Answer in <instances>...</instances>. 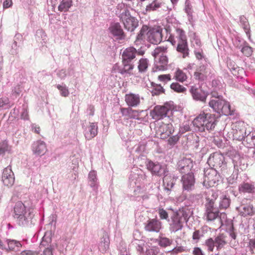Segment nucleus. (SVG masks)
I'll return each instance as SVG.
<instances>
[{"instance_id":"obj_1","label":"nucleus","mask_w":255,"mask_h":255,"mask_svg":"<svg viewBox=\"0 0 255 255\" xmlns=\"http://www.w3.org/2000/svg\"><path fill=\"white\" fill-rule=\"evenodd\" d=\"M192 123L201 132L205 131L206 129L211 131L214 129L217 120L215 114L203 111L194 119Z\"/></svg>"},{"instance_id":"obj_2","label":"nucleus","mask_w":255,"mask_h":255,"mask_svg":"<svg viewBox=\"0 0 255 255\" xmlns=\"http://www.w3.org/2000/svg\"><path fill=\"white\" fill-rule=\"evenodd\" d=\"M168 49V45H163L156 47L152 52L151 55L154 58L156 70L163 71L167 69L168 63L167 56Z\"/></svg>"},{"instance_id":"obj_3","label":"nucleus","mask_w":255,"mask_h":255,"mask_svg":"<svg viewBox=\"0 0 255 255\" xmlns=\"http://www.w3.org/2000/svg\"><path fill=\"white\" fill-rule=\"evenodd\" d=\"M173 120L168 117L163 121L157 123L155 127V134L157 137L162 139H167L174 131L172 125Z\"/></svg>"},{"instance_id":"obj_4","label":"nucleus","mask_w":255,"mask_h":255,"mask_svg":"<svg viewBox=\"0 0 255 255\" xmlns=\"http://www.w3.org/2000/svg\"><path fill=\"white\" fill-rule=\"evenodd\" d=\"M187 216L184 210H179L173 214L171 217L169 229L171 232H176L182 230L183 223L186 221Z\"/></svg>"},{"instance_id":"obj_5","label":"nucleus","mask_w":255,"mask_h":255,"mask_svg":"<svg viewBox=\"0 0 255 255\" xmlns=\"http://www.w3.org/2000/svg\"><path fill=\"white\" fill-rule=\"evenodd\" d=\"M173 109V105L166 103L163 106H156L150 112V116L155 120H160L166 117L167 113Z\"/></svg>"},{"instance_id":"obj_6","label":"nucleus","mask_w":255,"mask_h":255,"mask_svg":"<svg viewBox=\"0 0 255 255\" xmlns=\"http://www.w3.org/2000/svg\"><path fill=\"white\" fill-rule=\"evenodd\" d=\"M220 175L213 168H208L205 171L203 185L206 188L214 187L218 184Z\"/></svg>"},{"instance_id":"obj_7","label":"nucleus","mask_w":255,"mask_h":255,"mask_svg":"<svg viewBox=\"0 0 255 255\" xmlns=\"http://www.w3.org/2000/svg\"><path fill=\"white\" fill-rule=\"evenodd\" d=\"M120 18L125 28L128 31H133L138 25V20L132 16L128 9L125 10L121 13Z\"/></svg>"},{"instance_id":"obj_8","label":"nucleus","mask_w":255,"mask_h":255,"mask_svg":"<svg viewBox=\"0 0 255 255\" xmlns=\"http://www.w3.org/2000/svg\"><path fill=\"white\" fill-rule=\"evenodd\" d=\"M246 127L243 122H236L233 126V139L239 141L243 140L247 136Z\"/></svg>"},{"instance_id":"obj_9","label":"nucleus","mask_w":255,"mask_h":255,"mask_svg":"<svg viewBox=\"0 0 255 255\" xmlns=\"http://www.w3.org/2000/svg\"><path fill=\"white\" fill-rule=\"evenodd\" d=\"M214 204V200L212 199L206 204L205 214L208 221H214L219 216V211H215Z\"/></svg>"},{"instance_id":"obj_10","label":"nucleus","mask_w":255,"mask_h":255,"mask_svg":"<svg viewBox=\"0 0 255 255\" xmlns=\"http://www.w3.org/2000/svg\"><path fill=\"white\" fill-rule=\"evenodd\" d=\"M189 92L194 100L206 102L208 94L201 88L193 86L191 87Z\"/></svg>"},{"instance_id":"obj_11","label":"nucleus","mask_w":255,"mask_h":255,"mask_svg":"<svg viewBox=\"0 0 255 255\" xmlns=\"http://www.w3.org/2000/svg\"><path fill=\"white\" fill-rule=\"evenodd\" d=\"M162 39L161 29H150L147 32V40L153 44H157L159 43Z\"/></svg>"},{"instance_id":"obj_12","label":"nucleus","mask_w":255,"mask_h":255,"mask_svg":"<svg viewBox=\"0 0 255 255\" xmlns=\"http://www.w3.org/2000/svg\"><path fill=\"white\" fill-rule=\"evenodd\" d=\"M2 181L3 184L8 187H11L14 182V173L11 170V167L8 166L3 171Z\"/></svg>"},{"instance_id":"obj_13","label":"nucleus","mask_w":255,"mask_h":255,"mask_svg":"<svg viewBox=\"0 0 255 255\" xmlns=\"http://www.w3.org/2000/svg\"><path fill=\"white\" fill-rule=\"evenodd\" d=\"M147 169L152 174L161 176L165 174L166 169L158 162L149 161L147 164Z\"/></svg>"},{"instance_id":"obj_14","label":"nucleus","mask_w":255,"mask_h":255,"mask_svg":"<svg viewBox=\"0 0 255 255\" xmlns=\"http://www.w3.org/2000/svg\"><path fill=\"white\" fill-rule=\"evenodd\" d=\"M141 55L142 52H138L133 47H129L125 49L122 54V60L131 61L134 59L136 55Z\"/></svg>"},{"instance_id":"obj_15","label":"nucleus","mask_w":255,"mask_h":255,"mask_svg":"<svg viewBox=\"0 0 255 255\" xmlns=\"http://www.w3.org/2000/svg\"><path fill=\"white\" fill-rule=\"evenodd\" d=\"M162 227V223L156 219L148 220L145 224L144 229L146 231L158 233Z\"/></svg>"},{"instance_id":"obj_16","label":"nucleus","mask_w":255,"mask_h":255,"mask_svg":"<svg viewBox=\"0 0 255 255\" xmlns=\"http://www.w3.org/2000/svg\"><path fill=\"white\" fill-rule=\"evenodd\" d=\"M224 161L223 155L219 152H216L211 154L208 158V163L213 167H221Z\"/></svg>"},{"instance_id":"obj_17","label":"nucleus","mask_w":255,"mask_h":255,"mask_svg":"<svg viewBox=\"0 0 255 255\" xmlns=\"http://www.w3.org/2000/svg\"><path fill=\"white\" fill-rule=\"evenodd\" d=\"M125 101L129 107H135L139 105L140 97L138 94L130 93L125 95Z\"/></svg>"},{"instance_id":"obj_18","label":"nucleus","mask_w":255,"mask_h":255,"mask_svg":"<svg viewBox=\"0 0 255 255\" xmlns=\"http://www.w3.org/2000/svg\"><path fill=\"white\" fill-rule=\"evenodd\" d=\"M32 150L34 154L41 156L46 153L47 148L46 143L44 141L38 140L33 144Z\"/></svg>"},{"instance_id":"obj_19","label":"nucleus","mask_w":255,"mask_h":255,"mask_svg":"<svg viewBox=\"0 0 255 255\" xmlns=\"http://www.w3.org/2000/svg\"><path fill=\"white\" fill-rule=\"evenodd\" d=\"M207 67L206 65L203 64L197 67L193 74L195 79L200 81L206 80L207 78Z\"/></svg>"},{"instance_id":"obj_20","label":"nucleus","mask_w":255,"mask_h":255,"mask_svg":"<svg viewBox=\"0 0 255 255\" xmlns=\"http://www.w3.org/2000/svg\"><path fill=\"white\" fill-rule=\"evenodd\" d=\"M182 181L183 188L185 190H189L191 189L194 186L195 180L193 174L189 173L182 176Z\"/></svg>"},{"instance_id":"obj_21","label":"nucleus","mask_w":255,"mask_h":255,"mask_svg":"<svg viewBox=\"0 0 255 255\" xmlns=\"http://www.w3.org/2000/svg\"><path fill=\"white\" fill-rule=\"evenodd\" d=\"M164 190L167 195H169L174 182V178L170 174H165L163 178Z\"/></svg>"},{"instance_id":"obj_22","label":"nucleus","mask_w":255,"mask_h":255,"mask_svg":"<svg viewBox=\"0 0 255 255\" xmlns=\"http://www.w3.org/2000/svg\"><path fill=\"white\" fill-rule=\"evenodd\" d=\"M14 216L20 219L25 220L26 209L24 205L20 201L17 202L14 208Z\"/></svg>"},{"instance_id":"obj_23","label":"nucleus","mask_w":255,"mask_h":255,"mask_svg":"<svg viewBox=\"0 0 255 255\" xmlns=\"http://www.w3.org/2000/svg\"><path fill=\"white\" fill-rule=\"evenodd\" d=\"M98 133V126L95 123H90L87 127L85 133L87 139L90 140L96 136Z\"/></svg>"},{"instance_id":"obj_24","label":"nucleus","mask_w":255,"mask_h":255,"mask_svg":"<svg viewBox=\"0 0 255 255\" xmlns=\"http://www.w3.org/2000/svg\"><path fill=\"white\" fill-rule=\"evenodd\" d=\"M123 67L121 68L119 72L122 74H128L129 75L133 74L132 71L134 65L131 61L122 60Z\"/></svg>"},{"instance_id":"obj_25","label":"nucleus","mask_w":255,"mask_h":255,"mask_svg":"<svg viewBox=\"0 0 255 255\" xmlns=\"http://www.w3.org/2000/svg\"><path fill=\"white\" fill-rule=\"evenodd\" d=\"M176 50L178 52L182 54V57L183 58H185L186 57H188L189 55V49L188 46L187 40L183 41H178L176 48Z\"/></svg>"},{"instance_id":"obj_26","label":"nucleus","mask_w":255,"mask_h":255,"mask_svg":"<svg viewBox=\"0 0 255 255\" xmlns=\"http://www.w3.org/2000/svg\"><path fill=\"white\" fill-rule=\"evenodd\" d=\"M216 247L217 250L219 251L226 246L228 243L227 237L224 234L218 235L215 238Z\"/></svg>"},{"instance_id":"obj_27","label":"nucleus","mask_w":255,"mask_h":255,"mask_svg":"<svg viewBox=\"0 0 255 255\" xmlns=\"http://www.w3.org/2000/svg\"><path fill=\"white\" fill-rule=\"evenodd\" d=\"M109 29L113 35L118 36L119 38L122 39L124 38V33L121 26L119 23H114L112 25Z\"/></svg>"},{"instance_id":"obj_28","label":"nucleus","mask_w":255,"mask_h":255,"mask_svg":"<svg viewBox=\"0 0 255 255\" xmlns=\"http://www.w3.org/2000/svg\"><path fill=\"white\" fill-rule=\"evenodd\" d=\"M239 191L241 193H253L255 191L254 184L243 182L239 186Z\"/></svg>"},{"instance_id":"obj_29","label":"nucleus","mask_w":255,"mask_h":255,"mask_svg":"<svg viewBox=\"0 0 255 255\" xmlns=\"http://www.w3.org/2000/svg\"><path fill=\"white\" fill-rule=\"evenodd\" d=\"M225 100L222 98H218V99H212L209 102V105L210 107L219 113L221 109L223 104L225 103Z\"/></svg>"},{"instance_id":"obj_30","label":"nucleus","mask_w":255,"mask_h":255,"mask_svg":"<svg viewBox=\"0 0 255 255\" xmlns=\"http://www.w3.org/2000/svg\"><path fill=\"white\" fill-rule=\"evenodd\" d=\"M8 248H6V251H15L19 250L22 245L20 243L14 240L7 239L6 240Z\"/></svg>"},{"instance_id":"obj_31","label":"nucleus","mask_w":255,"mask_h":255,"mask_svg":"<svg viewBox=\"0 0 255 255\" xmlns=\"http://www.w3.org/2000/svg\"><path fill=\"white\" fill-rule=\"evenodd\" d=\"M240 214L244 217L248 216H253L255 214L254 207L252 204H248L245 205L242 209L240 211Z\"/></svg>"},{"instance_id":"obj_32","label":"nucleus","mask_w":255,"mask_h":255,"mask_svg":"<svg viewBox=\"0 0 255 255\" xmlns=\"http://www.w3.org/2000/svg\"><path fill=\"white\" fill-rule=\"evenodd\" d=\"M121 112L123 116L128 117V118H134L137 114L136 110L132 109L131 108H121Z\"/></svg>"},{"instance_id":"obj_33","label":"nucleus","mask_w":255,"mask_h":255,"mask_svg":"<svg viewBox=\"0 0 255 255\" xmlns=\"http://www.w3.org/2000/svg\"><path fill=\"white\" fill-rule=\"evenodd\" d=\"M163 4V2L162 0H154L152 2L146 6V11L150 12L156 10L161 7Z\"/></svg>"},{"instance_id":"obj_34","label":"nucleus","mask_w":255,"mask_h":255,"mask_svg":"<svg viewBox=\"0 0 255 255\" xmlns=\"http://www.w3.org/2000/svg\"><path fill=\"white\" fill-rule=\"evenodd\" d=\"M148 65L149 62L146 58H141L138 62L137 68L139 72H145L147 70Z\"/></svg>"},{"instance_id":"obj_35","label":"nucleus","mask_w":255,"mask_h":255,"mask_svg":"<svg viewBox=\"0 0 255 255\" xmlns=\"http://www.w3.org/2000/svg\"><path fill=\"white\" fill-rule=\"evenodd\" d=\"M149 30V27L147 25H143L137 35L136 41L144 40L145 39H147V32Z\"/></svg>"},{"instance_id":"obj_36","label":"nucleus","mask_w":255,"mask_h":255,"mask_svg":"<svg viewBox=\"0 0 255 255\" xmlns=\"http://www.w3.org/2000/svg\"><path fill=\"white\" fill-rule=\"evenodd\" d=\"M72 5V0H62L58 6V10L60 11H67Z\"/></svg>"},{"instance_id":"obj_37","label":"nucleus","mask_w":255,"mask_h":255,"mask_svg":"<svg viewBox=\"0 0 255 255\" xmlns=\"http://www.w3.org/2000/svg\"><path fill=\"white\" fill-rule=\"evenodd\" d=\"M110 240L108 238L103 237L99 245V250L103 253H106L109 249Z\"/></svg>"},{"instance_id":"obj_38","label":"nucleus","mask_w":255,"mask_h":255,"mask_svg":"<svg viewBox=\"0 0 255 255\" xmlns=\"http://www.w3.org/2000/svg\"><path fill=\"white\" fill-rule=\"evenodd\" d=\"M174 78L176 80L183 83L187 79V76L182 70L178 69L174 73Z\"/></svg>"},{"instance_id":"obj_39","label":"nucleus","mask_w":255,"mask_h":255,"mask_svg":"<svg viewBox=\"0 0 255 255\" xmlns=\"http://www.w3.org/2000/svg\"><path fill=\"white\" fill-rule=\"evenodd\" d=\"M170 88L174 92L178 93H184L186 91V88L181 85L177 82L172 83L170 85Z\"/></svg>"},{"instance_id":"obj_40","label":"nucleus","mask_w":255,"mask_h":255,"mask_svg":"<svg viewBox=\"0 0 255 255\" xmlns=\"http://www.w3.org/2000/svg\"><path fill=\"white\" fill-rule=\"evenodd\" d=\"M231 200L226 195L224 196L221 199L219 203L220 209H227L230 205Z\"/></svg>"},{"instance_id":"obj_41","label":"nucleus","mask_w":255,"mask_h":255,"mask_svg":"<svg viewBox=\"0 0 255 255\" xmlns=\"http://www.w3.org/2000/svg\"><path fill=\"white\" fill-rule=\"evenodd\" d=\"M219 114H222L225 115H229L232 114L231 111V106L230 104L227 101H225V103L223 104L221 110Z\"/></svg>"},{"instance_id":"obj_42","label":"nucleus","mask_w":255,"mask_h":255,"mask_svg":"<svg viewBox=\"0 0 255 255\" xmlns=\"http://www.w3.org/2000/svg\"><path fill=\"white\" fill-rule=\"evenodd\" d=\"M176 34L178 42L187 40L185 32L183 29L177 28L176 29Z\"/></svg>"},{"instance_id":"obj_43","label":"nucleus","mask_w":255,"mask_h":255,"mask_svg":"<svg viewBox=\"0 0 255 255\" xmlns=\"http://www.w3.org/2000/svg\"><path fill=\"white\" fill-rule=\"evenodd\" d=\"M172 243V241L166 237L160 238L158 241V245L163 248L170 246Z\"/></svg>"},{"instance_id":"obj_44","label":"nucleus","mask_w":255,"mask_h":255,"mask_svg":"<svg viewBox=\"0 0 255 255\" xmlns=\"http://www.w3.org/2000/svg\"><path fill=\"white\" fill-rule=\"evenodd\" d=\"M10 147L8 145L6 140L0 142V154H4L6 151H9Z\"/></svg>"},{"instance_id":"obj_45","label":"nucleus","mask_w":255,"mask_h":255,"mask_svg":"<svg viewBox=\"0 0 255 255\" xmlns=\"http://www.w3.org/2000/svg\"><path fill=\"white\" fill-rule=\"evenodd\" d=\"M205 244L208 248V251L211 252H213L214 247H216L215 240L210 238L205 241Z\"/></svg>"},{"instance_id":"obj_46","label":"nucleus","mask_w":255,"mask_h":255,"mask_svg":"<svg viewBox=\"0 0 255 255\" xmlns=\"http://www.w3.org/2000/svg\"><path fill=\"white\" fill-rule=\"evenodd\" d=\"M179 140V136L176 134L175 135L170 136L167 139V143L170 146H173L177 143Z\"/></svg>"},{"instance_id":"obj_47","label":"nucleus","mask_w":255,"mask_h":255,"mask_svg":"<svg viewBox=\"0 0 255 255\" xmlns=\"http://www.w3.org/2000/svg\"><path fill=\"white\" fill-rule=\"evenodd\" d=\"M159 250L157 247L154 246L146 250L145 255H156L159 253Z\"/></svg>"},{"instance_id":"obj_48","label":"nucleus","mask_w":255,"mask_h":255,"mask_svg":"<svg viewBox=\"0 0 255 255\" xmlns=\"http://www.w3.org/2000/svg\"><path fill=\"white\" fill-rule=\"evenodd\" d=\"M159 217L161 220H167L168 218V214L163 208H159L158 210Z\"/></svg>"},{"instance_id":"obj_49","label":"nucleus","mask_w":255,"mask_h":255,"mask_svg":"<svg viewBox=\"0 0 255 255\" xmlns=\"http://www.w3.org/2000/svg\"><path fill=\"white\" fill-rule=\"evenodd\" d=\"M57 88L60 91L61 96L63 97H67L69 94V91L65 86L57 85Z\"/></svg>"},{"instance_id":"obj_50","label":"nucleus","mask_w":255,"mask_h":255,"mask_svg":"<svg viewBox=\"0 0 255 255\" xmlns=\"http://www.w3.org/2000/svg\"><path fill=\"white\" fill-rule=\"evenodd\" d=\"M241 51L246 56H249L251 55L253 50L251 47L245 46L242 48Z\"/></svg>"},{"instance_id":"obj_51","label":"nucleus","mask_w":255,"mask_h":255,"mask_svg":"<svg viewBox=\"0 0 255 255\" xmlns=\"http://www.w3.org/2000/svg\"><path fill=\"white\" fill-rule=\"evenodd\" d=\"M158 79L161 82L168 81L171 80V76L170 74L160 75L158 76Z\"/></svg>"},{"instance_id":"obj_52","label":"nucleus","mask_w":255,"mask_h":255,"mask_svg":"<svg viewBox=\"0 0 255 255\" xmlns=\"http://www.w3.org/2000/svg\"><path fill=\"white\" fill-rule=\"evenodd\" d=\"M186 162L187 159H183L179 162L178 166L180 170L184 169V168H186V169L188 171L190 169V167L188 165H185V163Z\"/></svg>"},{"instance_id":"obj_53","label":"nucleus","mask_w":255,"mask_h":255,"mask_svg":"<svg viewBox=\"0 0 255 255\" xmlns=\"http://www.w3.org/2000/svg\"><path fill=\"white\" fill-rule=\"evenodd\" d=\"M38 252L30 250H25L21 252L20 255H38Z\"/></svg>"},{"instance_id":"obj_54","label":"nucleus","mask_w":255,"mask_h":255,"mask_svg":"<svg viewBox=\"0 0 255 255\" xmlns=\"http://www.w3.org/2000/svg\"><path fill=\"white\" fill-rule=\"evenodd\" d=\"M184 251L183 247H177L174 248L173 249L169 251L172 254H177L179 253H182Z\"/></svg>"},{"instance_id":"obj_55","label":"nucleus","mask_w":255,"mask_h":255,"mask_svg":"<svg viewBox=\"0 0 255 255\" xmlns=\"http://www.w3.org/2000/svg\"><path fill=\"white\" fill-rule=\"evenodd\" d=\"M249 247L251 252L254 253V251H255V239L250 240L249 243Z\"/></svg>"},{"instance_id":"obj_56","label":"nucleus","mask_w":255,"mask_h":255,"mask_svg":"<svg viewBox=\"0 0 255 255\" xmlns=\"http://www.w3.org/2000/svg\"><path fill=\"white\" fill-rule=\"evenodd\" d=\"M163 91V88L160 85L156 86L154 90L152 91V93L153 95H158L162 93Z\"/></svg>"},{"instance_id":"obj_57","label":"nucleus","mask_w":255,"mask_h":255,"mask_svg":"<svg viewBox=\"0 0 255 255\" xmlns=\"http://www.w3.org/2000/svg\"><path fill=\"white\" fill-rule=\"evenodd\" d=\"M193 255H205L202 250L199 247H195L193 250Z\"/></svg>"},{"instance_id":"obj_58","label":"nucleus","mask_w":255,"mask_h":255,"mask_svg":"<svg viewBox=\"0 0 255 255\" xmlns=\"http://www.w3.org/2000/svg\"><path fill=\"white\" fill-rule=\"evenodd\" d=\"M12 4V0H4L3 2V8H7L11 6Z\"/></svg>"},{"instance_id":"obj_59","label":"nucleus","mask_w":255,"mask_h":255,"mask_svg":"<svg viewBox=\"0 0 255 255\" xmlns=\"http://www.w3.org/2000/svg\"><path fill=\"white\" fill-rule=\"evenodd\" d=\"M40 255H53V250L52 248H46Z\"/></svg>"},{"instance_id":"obj_60","label":"nucleus","mask_w":255,"mask_h":255,"mask_svg":"<svg viewBox=\"0 0 255 255\" xmlns=\"http://www.w3.org/2000/svg\"><path fill=\"white\" fill-rule=\"evenodd\" d=\"M192 238L194 240L198 241L200 238V232L199 230H196L193 234Z\"/></svg>"},{"instance_id":"obj_61","label":"nucleus","mask_w":255,"mask_h":255,"mask_svg":"<svg viewBox=\"0 0 255 255\" xmlns=\"http://www.w3.org/2000/svg\"><path fill=\"white\" fill-rule=\"evenodd\" d=\"M32 130L36 133L39 134L40 131V128L39 126H32Z\"/></svg>"},{"instance_id":"obj_62","label":"nucleus","mask_w":255,"mask_h":255,"mask_svg":"<svg viewBox=\"0 0 255 255\" xmlns=\"http://www.w3.org/2000/svg\"><path fill=\"white\" fill-rule=\"evenodd\" d=\"M168 41L170 42L173 45H175L176 44V40H175L174 36L170 35L168 39Z\"/></svg>"},{"instance_id":"obj_63","label":"nucleus","mask_w":255,"mask_h":255,"mask_svg":"<svg viewBox=\"0 0 255 255\" xmlns=\"http://www.w3.org/2000/svg\"><path fill=\"white\" fill-rule=\"evenodd\" d=\"M195 55L196 58L198 60L202 59L203 57L202 54L199 52H195Z\"/></svg>"},{"instance_id":"obj_64","label":"nucleus","mask_w":255,"mask_h":255,"mask_svg":"<svg viewBox=\"0 0 255 255\" xmlns=\"http://www.w3.org/2000/svg\"><path fill=\"white\" fill-rule=\"evenodd\" d=\"M6 104V101L3 98H0V108L3 107Z\"/></svg>"}]
</instances>
